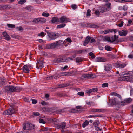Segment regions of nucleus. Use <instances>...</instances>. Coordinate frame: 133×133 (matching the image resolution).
Masks as SVG:
<instances>
[{
  "instance_id": "nucleus-1",
  "label": "nucleus",
  "mask_w": 133,
  "mask_h": 133,
  "mask_svg": "<svg viewBox=\"0 0 133 133\" xmlns=\"http://www.w3.org/2000/svg\"><path fill=\"white\" fill-rule=\"evenodd\" d=\"M123 76L119 77L118 80L120 81H129L132 82L133 81V72L131 71L127 73L123 72Z\"/></svg>"
},
{
  "instance_id": "nucleus-2",
  "label": "nucleus",
  "mask_w": 133,
  "mask_h": 133,
  "mask_svg": "<svg viewBox=\"0 0 133 133\" xmlns=\"http://www.w3.org/2000/svg\"><path fill=\"white\" fill-rule=\"evenodd\" d=\"M76 57V56H73L71 57L68 58H60L56 59L54 60V62L55 63L61 62H68L70 60H73Z\"/></svg>"
},
{
  "instance_id": "nucleus-3",
  "label": "nucleus",
  "mask_w": 133,
  "mask_h": 133,
  "mask_svg": "<svg viewBox=\"0 0 133 133\" xmlns=\"http://www.w3.org/2000/svg\"><path fill=\"white\" fill-rule=\"evenodd\" d=\"M15 87L12 85L5 86L3 88V91L8 93L10 92H15Z\"/></svg>"
},
{
  "instance_id": "nucleus-4",
  "label": "nucleus",
  "mask_w": 133,
  "mask_h": 133,
  "mask_svg": "<svg viewBox=\"0 0 133 133\" xmlns=\"http://www.w3.org/2000/svg\"><path fill=\"white\" fill-rule=\"evenodd\" d=\"M59 35L58 33H52L49 34L48 37L49 38V40H54L58 37Z\"/></svg>"
},
{
  "instance_id": "nucleus-5",
  "label": "nucleus",
  "mask_w": 133,
  "mask_h": 133,
  "mask_svg": "<svg viewBox=\"0 0 133 133\" xmlns=\"http://www.w3.org/2000/svg\"><path fill=\"white\" fill-rule=\"evenodd\" d=\"M59 23H67L70 21V19L65 16L61 17L59 19Z\"/></svg>"
},
{
  "instance_id": "nucleus-6",
  "label": "nucleus",
  "mask_w": 133,
  "mask_h": 133,
  "mask_svg": "<svg viewBox=\"0 0 133 133\" xmlns=\"http://www.w3.org/2000/svg\"><path fill=\"white\" fill-rule=\"evenodd\" d=\"M16 111L14 108H12L8 109L7 110L4 111V114L6 115H12Z\"/></svg>"
},
{
  "instance_id": "nucleus-7",
  "label": "nucleus",
  "mask_w": 133,
  "mask_h": 133,
  "mask_svg": "<svg viewBox=\"0 0 133 133\" xmlns=\"http://www.w3.org/2000/svg\"><path fill=\"white\" fill-rule=\"evenodd\" d=\"M58 47L56 41L51 44H49L46 45V48L48 49H55Z\"/></svg>"
},
{
  "instance_id": "nucleus-8",
  "label": "nucleus",
  "mask_w": 133,
  "mask_h": 133,
  "mask_svg": "<svg viewBox=\"0 0 133 133\" xmlns=\"http://www.w3.org/2000/svg\"><path fill=\"white\" fill-rule=\"evenodd\" d=\"M44 62L41 61H37L36 65V67L37 68L41 69L44 66Z\"/></svg>"
},
{
  "instance_id": "nucleus-9",
  "label": "nucleus",
  "mask_w": 133,
  "mask_h": 133,
  "mask_svg": "<svg viewBox=\"0 0 133 133\" xmlns=\"http://www.w3.org/2000/svg\"><path fill=\"white\" fill-rule=\"evenodd\" d=\"M2 35L4 39L7 41H9L11 39V37L6 32H4L2 33Z\"/></svg>"
},
{
  "instance_id": "nucleus-10",
  "label": "nucleus",
  "mask_w": 133,
  "mask_h": 133,
  "mask_svg": "<svg viewBox=\"0 0 133 133\" xmlns=\"http://www.w3.org/2000/svg\"><path fill=\"white\" fill-rule=\"evenodd\" d=\"M116 67L119 68H123L126 66V64L125 63H121L120 62H117L115 63Z\"/></svg>"
},
{
  "instance_id": "nucleus-11",
  "label": "nucleus",
  "mask_w": 133,
  "mask_h": 133,
  "mask_svg": "<svg viewBox=\"0 0 133 133\" xmlns=\"http://www.w3.org/2000/svg\"><path fill=\"white\" fill-rule=\"evenodd\" d=\"M105 111V109H93L91 110V112H103Z\"/></svg>"
},
{
  "instance_id": "nucleus-12",
  "label": "nucleus",
  "mask_w": 133,
  "mask_h": 133,
  "mask_svg": "<svg viewBox=\"0 0 133 133\" xmlns=\"http://www.w3.org/2000/svg\"><path fill=\"white\" fill-rule=\"evenodd\" d=\"M116 31V30L114 29H108V30H105L103 31V32L105 34L109 33L110 32L112 33L113 32H114L115 33L117 32Z\"/></svg>"
},
{
  "instance_id": "nucleus-13",
  "label": "nucleus",
  "mask_w": 133,
  "mask_h": 133,
  "mask_svg": "<svg viewBox=\"0 0 133 133\" xmlns=\"http://www.w3.org/2000/svg\"><path fill=\"white\" fill-rule=\"evenodd\" d=\"M119 35L121 36H126L128 32V31L127 30H122L119 32Z\"/></svg>"
},
{
  "instance_id": "nucleus-14",
  "label": "nucleus",
  "mask_w": 133,
  "mask_h": 133,
  "mask_svg": "<svg viewBox=\"0 0 133 133\" xmlns=\"http://www.w3.org/2000/svg\"><path fill=\"white\" fill-rule=\"evenodd\" d=\"M98 91V89L96 88H93L92 89L87 90L86 91V92L87 93H90L92 92H95Z\"/></svg>"
},
{
  "instance_id": "nucleus-15",
  "label": "nucleus",
  "mask_w": 133,
  "mask_h": 133,
  "mask_svg": "<svg viewBox=\"0 0 133 133\" xmlns=\"http://www.w3.org/2000/svg\"><path fill=\"white\" fill-rule=\"evenodd\" d=\"M6 82L5 78L4 77H0V86L4 85Z\"/></svg>"
},
{
  "instance_id": "nucleus-16",
  "label": "nucleus",
  "mask_w": 133,
  "mask_h": 133,
  "mask_svg": "<svg viewBox=\"0 0 133 133\" xmlns=\"http://www.w3.org/2000/svg\"><path fill=\"white\" fill-rule=\"evenodd\" d=\"M30 125H24L23 127V129L25 131L30 130L34 127V126H30ZM34 126V125H32Z\"/></svg>"
},
{
  "instance_id": "nucleus-17",
  "label": "nucleus",
  "mask_w": 133,
  "mask_h": 133,
  "mask_svg": "<svg viewBox=\"0 0 133 133\" xmlns=\"http://www.w3.org/2000/svg\"><path fill=\"white\" fill-rule=\"evenodd\" d=\"M118 38V36L115 35L114 36H112L111 37H110V42H112L115 41H117Z\"/></svg>"
},
{
  "instance_id": "nucleus-18",
  "label": "nucleus",
  "mask_w": 133,
  "mask_h": 133,
  "mask_svg": "<svg viewBox=\"0 0 133 133\" xmlns=\"http://www.w3.org/2000/svg\"><path fill=\"white\" fill-rule=\"evenodd\" d=\"M91 37L90 36H87L84 42L83 43V45L84 46L86 45L89 42V41L91 39Z\"/></svg>"
},
{
  "instance_id": "nucleus-19",
  "label": "nucleus",
  "mask_w": 133,
  "mask_h": 133,
  "mask_svg": "<svg viewBox=\"0 0 133 133\" xmlns=\"http://www.w3.org/2000/svg\"><path fill=\"white\" fill-rule=\"evenodd\" d=\"M112 68L111 65L107 64L104 66V70L106 71H109Z\"/></svg>"
},
{
  "instance_id": "nucleus-20",
  "label": "nucleus",
  "mask_w": 133,
  "mask_h": 133,
  "mask_svg": "<svg viewBox=\"0 0 133 133\" xmlns=\"http://www.w3.org/2000/svg\"><path fill=\"white\" fill-rule=\"evenodd\" d=\"M106 61V59L103 57H98L96 59V61L97 62H104Z\"/></svg>"
},
{
  "instance_id": "nucleus-21",
  "label": "nucleus",
  "mask_w": 133,
  "mask_h": 133,
  "mask_svg": "<svg viewBox=\"0 0 133 133\" xmlns=\"http://www.w3.org/2000/svg\"><path fill=\"white\" fill-rule=\"evenodd\" d=\"M24 72L28 73L29 72L30 70L26 65H24L22 68Z\"/></svg>"
},
{
  "instance_id": "nucleus-22",
  "label": "nucleus",
  "mask_w": 133,
  "mask_h": 133,
  "mask_svg": "<svg viewBox=\"0 0 133 133\" xmlns=\"http://www.w3.org/2000/svg\"><path fill=\"white\" fill-rule=\"evenodd\" d=\"M59 19L57 17H53L51 21L52 23H59Z\"/></svg>"
},
{
  "instance_id": "nucleus-23",
  "label": "nucleus",
  "mask_w": 133,
  "mask_h": 133,
  "mask_svg": "<svg viewBox=\"0 0 133 133\" xmlns=\"http://www.w3.org/2000/svg\"><path fill=\"white\" fill-rule=\"evenodd\" d=\"M93 76V75L92 74H88L83 75L82 77L84 78L89 79L91 78Z\"/></svg>"
},
{
  "instance_id": "nucleus-24",
  "label": "nucleus",
  "mask_w": 133,
  "mask_h": 133,
  "mask_svg": "<svg viewBox=\"0 0 133 133\" xmlns=\"http://www.w3.org/2000/svg\"><path fill=\"white\" fill-rule=\"evenodd\" d=\"M57 45L58 47L62 46V43H63V40H59L56 41Z\"/></svg>"
},
{
  "instance_id": "nucleus-25",
  "label": "nucleus",
  "mask_w": 133,
  "mask_h": 133,
  "mask_svg": "<svg viewBox=\"0 0 133 133\" xmlns=\"http://www.w3.org/2000/svg\"><path fill=\"white\" fill-rule=\"evenodd\" d=\"M48 120L51 122H57L58 121V119L57 120L56 118H49Z\"/></svg>"
},
{
  "instance_id": "nucleus-26",
  "label": "nucleus",
  "mask_w": 133,
  "mask_h": 133,
  "mask_svg": "<svg viewBox=\"0 0 133 133\" xmlns=\"http://www.w3.org/2000/svg\"><path fill=\"white\" fill-rule=\"evenodd\" d=\"M48 120L51 122H57L58 121V119L57 120L56 118H49Z\"/></svg>"
},
{
  "instance_id": "nucleus-27",
  "label": "nucleus",
  "mask_w": 133,
  "mask_h": 133,
  "mask_svg": "<svg viewBox=\"0 0 133 133\" xmlns=\"http://www.w3.org/2000/svg\"><path fill=\"white\" fill-rule=\"evenodd\" d=\"M107 9L106 8L105 6H103L102 7L99 9L100 12H103L107 11Z\"/></svg>"
},
{
  "instance_id": "nucleus-28",
  "label": "nucleus",
  "mask_w": 133,
  "mask_h": 133,
  "mask_svg": "<svg viewBox=\"0 0 133 133\" xmlns=\"http://www.w3.org/2000/svg\"><path fill=\"white\" fill-rule=\"evenodd\" d=\"M39 23H45L46 20L43 18H39Z\"/></svg>"
},
{
  "instance_id": "nucleus-29",
  "label": "nucleus",
  "mask_w": 133,
  "mask_h": 133,
  "mask_svg": "<svg viewBox=\"0 0 133 133\" xmlns=\"http://www.w3.org/2000/svg\"><path fill=\"white\" fill-rule=\"evenodd\" d=\"M132 101V99L131 98H129L125 99L124 100V103H129Z\"/></svg>"
},
{
  "instance_id": "nucleus-30",
  "label": "nucleus",
  "mask_w": 133,
  "mask_h": 133,
  "mask_svg": "<svg viewBox=\"0 0 133 133\" xmlns=\"http://www.w3.org/2000/svg\"><path fill=\"white\" fill-rule=\"evenodd\" d=\"M66 25L65 24L62 23L59 25H58L57 26V28H61L64 27Z\"/></svg>"
},
{
  "instance_id": "nucleus-31",
  "label": "nucleus",
  "mask_w": 133,
  "mask_h": 133,
  "mask_svg": "<svg viewBox=\"0 0 133 133\" xmlns=\"http://www.w3.org/2000/svg\"><path fill=\"white\" fill-rule=\"evenodd\" d=\"M95 129L96 130L98 131H101L102 129V128H100L98 126V125H95Z\"/></svg>"
},
{
  "instance_id": "nucleus-32",
  "label": "nucleus",
  "mask_w": 133,
  "mask_h": 133,
  "mask_svg": "<svg viewBox=\"0 0 133 133\" xmlns=\"http://www.w3.org/2000/svg\"><path fill=\"white\" fill-rule=\"evenodd\" d=\"M39 18H35L32 21L34 23H39Z\"/></svg>"
},
{
  "instance_id": "nucleus-33",
  "label": "nucleus",
  "mask_w": 133,
  "mask_h": 133,
  "mask_svg": "<svg viewBox=\"0 0 133 133\" xmlns=\"http://www.w3.org/2000/svg\"><path fill=\"white\" fill-rule=\"evenodd\" d=\"M69 44L65 40L64 41H63L62 43V45H63L65 47L67 46Z\"/></svg>"
},
{
  "instance_id": "nucleus-34",
  "label": "nucleus",
  "mask_w": 133,
  "mask_h": 133,
  "mask_svg": "<svg viewBox=\"0 0 133 133\" xmlns=\"http://www.w3.org/2000/svg\"><path fill=\"white\" fill-rule=\"evenodd\" d=\"M105 49L108 51H110L112 49V48L110 47L109 46H106L105 47Z\"/></svg>"
},
{
  "instance_id": "nucleus-35",
  "label": "nucleus",
  "mask_w": 133,
  "mask_h": 133,
  "mask_svg": "<svg viewBox=\"0 0 133 133\" xmlns=\"http://www.w3.org/2000/svg\"><path fill=\"white\" fill-rule=\"evenodd\" d=\"M57 128L59 129H63L65 127L66 125H58Z\"/></svg>"
},
{
  "instance_id": "nucleus-36",
  "label": "nucleus",
  "mask_w": 133,
  "mask_h": 133,
  "mask_svg": "<svg viewBox=\"0 0 133 133\" xmlns=\"http://www.w3.org/2000/svg\"><path fill=\"white\" fill-rule=\"evenodd\" d=\"M103 40L105 41L110 42V37L108 36H105L103 38Z\"/></svg>"
},
{
  "instance_id": "nucleus-37",
  "label": "nucleus",
  "mask_w": 133,
  "mask_h": 133,
  "mask_svg": "<svg viewBox=\"0 0 133 133\" xmlns=\"http://www.w3.org/2000/svg\"><path fill=\"white\" fill-rule=\"evenodd\" d=\"M86 104L89 105L90 106H94L95 105L94 103L93 102H87Z\"/></svg>"
},
{
  "instance_id": "nucleus-38",
  "label": "nucleus",
  "mask_w": 133,
  "mask_h": 133,
  "mask_svg": "<svg viewBox=\"0 0 133 133\" xmlns=\"http://www.w3.org/2000/svg\"><path fill=\"white\" fill-rule=\"evenodd\" d=\"M111 104L114 105L116 103V100L115 99H112L111 100Z\"/></svg>"
},
{
  "instance_id": "nucleus-39",
  "label": "nucleus",
  "mask_w": 133,
  "mask_h": 133,
  "mask_svg": "<svg viewBox=\"0 0 133 133\" xmlns=\"http://www.w3.org/2000/svg\"><path fill=\"white\" fill-rule=\"evenodd\" d=\"M82 61L81 58L79 57H77L76 58V62L77 63H79Z\"/></svg>"
},
{
  "instance_id": "nucleus-40",
  "label": "nucleus",
  "mask_w": 133,
  "mask_h": 133,
  "mask_svg": "<svg viewBox=\"0 0 133 133\" xmlns=\"http://www.w3.org/2000/svg\"><path fill=\"white\" fill-rule=\"evenodd\" d=\"M15 92H18L21 89V88L20 87L18 86L15 87Z\"/></svg>"
},
{
  "instance_id": "nucleus-41",
  "label": "nucleus",
  "mask_w": 133,
  "mask_h": 133,
  "mask_svg": "<svg viewBox=\"0 0 133 133\" xmlns=\"http://www.w3.org/2000/svg\"><path fill=\"white\" fill-rule=\"evenodd\" d=\"M7 26L9 28H14L15 27V25L11 24H7Z\"/></svg>"
},
{
  "instance_id": "nucleus-42",
  "label": "nucleus",
  "mask_w": 133,
  "mask_h": 133,
  "mask_svg": "<svg viewBox=\"0 0 133 133\" xmlns=\"http://www.w3.org/2000/svg\"><path fill=\"white\" fill-rule=\"evenodd\" d=\"M111 94L112 95H115L117 96L120 97H121L120 95L118 94L115 92H112L111 93Z\"/></svg>"
},
{
  "instance_id": "nucleus-43",
  "label": "nucleus",
  "mask_w": 133,
  "mask_h": 133,
  "mask_svg": "<svg viewBox=\"0 0 133 133\" xmlns=\"http://www.w3.org/2000/svg\"><path fill=\"white\" fill-rule=\"evenodd\" d=\"M49 129L48 127H43L41 128V130L43 131H48Z\"/></svg>"
},
{
  "instance_id": "nucleus-44",
  "label": "nucleus",
  "mask_w": 133,
  "mask_h": 133,
  "mask_svg": "<svg viewBox=\"0 0 133 133\" xmlns=\"http://www.w3.org/2000/svg\"><path fill=\"white\" fill-rule=\"evenodd\" d=\"M53 76V78L55 79H57L59 77H60L59 75V74H55V75L52 76Z\"/></svg>"
},
{
  "instance_id": "nucleus-45",
  "label": "nucleus",
  "mask_w": 133,
  "mask_h": 133,
  "mask_svg": "<svg viewBox=\"0 0 133 133\" xmlns=\"http://www.w3.org/2000/svg\"><path fill=\"white\" fill-rule=\"evenodd\" d=\"M42 15L43 16L47 17L49 16V14L48 13H45L44 12L42 13Z\"/></svg>"
},
{
  "instance_id": "nucleus-46",
  "label": "nucleus",
  "mask_w": 133,
  "mask_h": 133,
  "mask_svg": "<svg viewBox=\"0 0 133 133\" xmlns=\"http://www.w3.org/2000/svg\"><path fill=\"white\" fill-rule=\"evenodd\" d=\"M39 121L40 123L45 124V122L43 120V119L40 118L39 119Z\"/></svg>"
},
{
  "instance_id": "nucleus-47",
  "label": "nucleus",
  "mask_w": 133,
  "mask_h": 133,
  "mask_svg": "<svg viewBox=\"0 0 133 133\" xmlns=\"http://www.w3.org/2000/svg\"><path fill=\"white\" fill-rule=\"evenodd\" d=\"M90 12L91 10L90 9H88L87 12L86 16H90L91 15L90 14Z\"/></svg>"
},
{
  "instance_id": "nucleus-48",
  "label": "nucleus",
  "mask_w": 133,
  "mask_h": 133,
  "mask_svg": "<svg viewBox=\"0 0 133 133\" xmlns=\"http://www.w3.org/2000/svg\"><path fill=\"white\" fill-rule=\"evenodd\" d=\"M26 1V0H20L18 2V3L19 4H22L24 3Z\"/></svg>"
},
{
  "instance_id": "nucleus-49",
  "label": "nucleus",
  "mask_w": 133,
  "mask_h": 133,
  "mask_svg": "<svg viewBox=\"0 0 133 133\" xmlns=\"http://www.w3.org/2000/svg\"><path fill=\"white\" fill-rule=\"evenodd\" d=\"M71 7L73 9L75 10L76 8H77V6L75 4H73L71 5Z\"/></svg>"
},
{
  "instance_id": "nucleus-50",
  "label": "nucleus",
  "mask_w": 133,
  "mask_h": 133,
  "mask_svg": "<svg viewBox=\"0 0 133 133\" xmlns=\"http://www.w3.org/2000/svg\"><path fill=\"white\" fill-rule=\"evenodd\" d=\"M108 84L107 83H103L102 84V86L103 88L107 87L108 86Z\"/></svg>"
},
{
  "instance_id": "nucleus-51",
  "label": "nucleus",
  "mask_w": 133,
  "mask_h": 133,
  "mask_svg": "<svg viewBox=\"0 0 133 133\" xmlns=\"http://www.w3.org/2000/svg\"><path fill=\"white\" fill-rule=\"evenodd\" d=\"M119 8H121V9H122L124 11H126L127 9V7L126 6H123V7H119Z\"/></svg>"
},
{
  "instance_id": "nucleus-52",
  "label": "nucleus",
  "mask_w": 133,
  "mask_h": 133,
  "mask_svg": "<svg viewBox=\"0 0 133 133\" xmlns=\"http://www.w3.org/2000/svg\"><path fill=\"white\" fill-rule=\"evenodd\" d=\"M33 114L35 116H39L40 115V114L38 112H34Z\"/></svg>"
},
{
  "instance_id": "nucleus-53",
  "label": "nucleus",
  "mask_w": 133,
  "mask_h": 133,
  "mask_svg": "<svg viewBox=\"0 0 133 133\" xmlns=\"http://www.w3.org/2000/svg\"><path fill=\"white\" fill-rule=\"evenodd\" d=\"M65 40L68 43H70L72 42L71 39L70 38H68L65 39Z\"/></svg>"
},
{
  "instance_id": "nucleus-54",
  "label": "nucleus",
  "mask_w": 133,
  "mask_h": 133,
  "mask_svg": "<svg viewBox=\"0 0 133 133\" xmlns=\"http://www.w3.org/2000/svg\"><path fill=\"white\" fill-rule=\"evenodd\" d=\"M89 55L91 56V58H94L95 57V56L94 54L92 52H91L89 53Z\"/></svg>"
},
{
  "instance_id": "nucleus-55",
  "label": "nucleus",
  "mask_w": 133,
  "mask_h": 133,
  "mask_svg": "<svg viewBox=\"0 0 133 133\" xmlns=\"http://www.w3.org/2000/svg\"><path fill=\"white\" fill-rule=\"evenodd\" d=\"M77 94L79 95L83 96L84 95V93L83 92H79L77 93Z\"/></svg>"
},
{
  "instance_id": "nucleus-56",
  "label": "nucleus",
  "mask_w": 133,
  "mask_h": 133,
  "mask_svg": "<svg viewBox=\"0 0 133 133\" xmlns=\"http://www.w3.org/2000/svg\"><path fill=\"white\" fill-rule=\"evenodd\" d=\"M45 35L44 34V33L42 32L41 33H39L38 34V36H43V37L45 36Z\"/></svg>"
},
{
  "instance_id": "nucleus-57",
  "label": "nucleus",
  "mask_w": 133,
  "mask_h": 133,
  "mask_svg": "<svg viewBox=\"0 0 133 133\" xmlns=\"http://www.w3.org/2000/svg\"><path fill=\"white\" fill-rule=\"evenodd\" d=\"M46 55L48 57H50L53 56V54L51 53H48Z\"/></svg>"
},
{
  "instance_id": "nucleus-58",
  "label": "nucleus",
  "mask_w": 133,
  "mask_h": 133,
  "mask_svg": "<svg viewBox=\"0 0 133 133\" xmlns=\"http://www.w3.org/2000/svg\"><path fill=\"white\" fill-rule=\"evenodd\" d=\"M99 121L98 120H96L93 123V125H99Z\"/></svg>"
},
{
  "instance_id": "nucleus-59",
  "label": "nucleus",
  "mask_w": 133,
  "mask_h": 133,
  "mask_svg": "<svg viewBox=\"0 0 133 133\" xmlns=\"http://www.w3.org/2000/svg\"><path fill=\"white\" fill-rule=\"evenodd\" d=\"M41 104L43 105H46L48 104V103L44 101H42L41 102Z\"/></svg>"
},
{
  "instance_id": "nucleus-60",
  "label": "nucleus",
  "mask_w": 133,
  "mask_h": 133,
  "mask_svg": "<svg viewBox=\"0 0 133 133\" xmlns=\"http://www.w3.org/2000/svg\"><path fill=\"white\" fill-rule=\"evenodd\" d=\"M31 100L32 101V103L34 104H35L37 102V101L36 100L31 99Z\"/></svg>"
},
{
  "instance_id": "nucleus-61",
  "label": "nucleus",
  "mask_w": 133,
  "mask_h": 133,
  "mask_svg": "<svg viewBox=\"0 0 133 133\" xmlns=\"http://www.w3.org/2000/svg\"><path fill=\"white\" fill-rule=\"evenodd\" d=\"M16 29L19 31L23 30V29L22 28V27L21 26L19 27H16Z\"/></svg>"
},
{
  "instance_id": "nucleus-62",
  "label": "nucleus",
  "mask_w": 133,
  "mask_h": 133,
  "mask_svg": "<svg viewBox=\"0 0 133 133\" xmlns=\"http://www.w3.org/2000/svg\"><path fill=\"white\" fill-rule=\"evenodd\" d=\"M124 22L123 21H121L120 23L118 25L119 27H121L123 26Z\"/></svg>"
},
{
  "instance_id": "nucleus-63",
  "label": "nucleus",
  "mask_w": 133,
  "mask_h": 133,
  "mask_svg": "<svg viewBox=\"0 0 133 133\" xmlns=\"http://www.w3.org/2000/svg\"><path fill=\"white\" fill-rule=\"evenodd\" d=\"M53 79V76H52L48 77L46 78V79L47 80H51Z\"/></svg>"
},
{
  "instance_id": "nucleus-64",
  "label": "nucleus",
  "mask_w": 133,
  "mask_h": 133,
  "mask_svg": "<svg viewBox=\"0 0 133 133\" xmlns=\"http://www.w3.org/2000/svg\"><path fill=\"white\" fill-rule=\"evenodd\" d=\"M68 67V66L67 65H65L64 66V67H61V69L63 70H65V69H66Z\"/></svg>"
}]
</instances>
